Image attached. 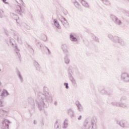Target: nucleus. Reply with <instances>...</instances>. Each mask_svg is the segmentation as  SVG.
<instances>
[{
	"label": "nucleus",
	"mask_w": 129,
	"mask_h": 129,
	"mask_svg": "<svg viewBox=\"0 0 129 129\" xmlns=\"http://www.w3.org/2000/svg\"><path fill=\"white\" fill-rule=\"evenodd\" d=\"M52 101H53V98L49 93V89L47 87H44L43 91L38 93L35 99V102L40 111L44 110L45 106L48 103H51Z\"/></svg>",
	"instance_id": "obj_1"
},
{
	"label": "nucleus",
	"mask_w": 129,
	"mask_h": 129,
	"mask_svg": "<svg viewBox=\"0 0 129 129\" xmlns=\"http://www.w3.org/2000/svg\"><path fill=\"white\" fill-rule=\"evenodd\" d=\"M96 122H97V120L95 118H87L85 120L82 129H91V127L92 129H96L97 128Z\"/></svg>",
	"instance_id": "obj_2"
},
{
	"label": "nucleus",
	"mask_w": 129,
	"mask_h": 129,
	"mask_svg": "<svg viewBox=\"0 0 129 129\" xmlns=\"http://www.w3.org/2000/svg\"><path fill=\"white\" fill-rule=\"evenodd\" d=\"M111 104L114 106H117V107H121L122 108H128L129 107L128 104H127L126 102L113 101L112 102Z\"/></svg>",
	"instance_id": "obj_3"
},
{
	"label": "nucleus",
	"mask_w": 129,
	"mask_h": 129,
	"mask_svg": "<svg viewBox=\"0 0 129 129\" xmlns=\"http://www.w3.org/2000/svg\"><path fill=\"white\" fill-rule=\"evenodd\" d=\"M10 33H11L12 35L14 36V39H15V40H17V41L19 44H20V45H22V44H23V41L22 40V38H21V37L19 36V34H18V33H16V32L13 29H11Z\"/></svg>",
	"instance_id": "obj_4"
},
{
	"label": "nucleus",
	"mask_w": 129,
	"mask_h": 129,
	"mask_svg": "<svg viewBox=\"0 0 129 129\" xmlns=\"http://www.w3.org/2000/svg\"><path fill=\"white\" fill-rule=\"evenodd\" d=\"M110 18L112 21H113V23L116 25V26H122V22H121V20H119L116 16L111 15Z\"/></svg>",
	"instance_id": "obj_5"
},
{
	"label": "nucleus",
	"mask_w": 129,
	"mask_h": 129,
	"mask_svg": "<svg viewBox=\"0 0 129 129\" xmlns=\"http://www.w3.org/2000/svg\"><path fill=\"white\" fill-rule=\"evenodd\" d=\"M120 79L124 82H129V74L127 73H122L120 75Z\"/></svg>",
	"instance_id": "obj_6"
},
{
	"label": "nucleus",
	"mask_w": 129,
	"mask_h": 129,
	"mask_svg": "<svg viewBox=\"0 0 129 129\" xmlns=\"http://www.w3.org/2000/svg\"><path fill=\"white\" fill-rule=\"evenodd\" d=\"M11 123V121L8 119H4L2 121V129H9V125Z\"/></svg>",
	"instance_id": "obj_7"
},
{
	"label": "nucleus",
	"mask_w": 129,
	"mask_h": 129,
	"mask_svg": "<svg viewBox=\"0 0 129 129\" xmlns=\"http://www.w3.org/2000/svg\"><path fill=\"white\" fill-rule=\"evenodd\" d=\"M116 123L118 125H119V126L122 127V128H124L126 127V123H127V122H126L124 119H122L121 120H117Z\"/></svg>",
	"instance_id": "obj_8"
},
{
	"label": "nucleus",
	"mask_w": 129,
	"mask_h": 129,
	"mask_svg": "<svg viewBox=\"0 0 129 129\" xmlns=\"http://www.w3.org/2000/svg\"><path fill=\"white\" fill-rule=\"evenodd\" d=\"M70 40L71 42H77V35L75 33H71L70 34Z\"/></svg>",
	"instance_id": "obj_9"
},
{
	"label": "nucleus",
	"mask_w": 129,
	"mask_h": 129,
	"mask_svg": "<svg viewBox=\"0 0 129 129\" xmlns=\"http://www.w3.org/2000/svg\"><path fill=\"white\" fill-rule=\"evenodd\" d=\"M61 50H62L64 55H70L69 51H68V46L66 44L61 45Z\"/></svg>",
	"instance_id": "obj_10"
},
{
	"label": "nucleus",
	"mask_w": 129,
	"mask_h": 129,
	"mask_svg": "<svg viewBox=\"0 0 129 129\" xmlns=\"http://www.w3.org/2000/svg\"><path fill=\"white\" fill-rule=\"evenodd\" d=\"M28 103L31 105V108L34 109L35 108V101L33 98L30 97L28 99Z\"/></svg>",
	"instance_id": "obj_11"
},
{
	"label": "nucleus",
	"mask_w": 129,
	"mask_h": 129,
	"mask_svg": "<svg viewBox=\"0 0 129 129\" xmlns=\"http://www.w3.org/2000/svg\"><path fill=\"white\" fill-rule=\"evenodd\" d=\"M64 62L66 65H69V64H70V62H71V60H70V58H69V55L65 54V56L63 58Z\"/></svg>",
	"instance_id": "obj_12"
},
{
	"label": "nucleus",
	"mask_w": 129,
	"mask_h": 129,
	"mask_svg": "<svg viewBox=\"0 0 129 129\" xmlns=\"http://www.w3.org/2000/svg\"><path fill=\"white\" fill-rule=\"evenodd\" d=\"M33 65L36 70H37V71H40V70H41V65H40V64H39V63L37 61H33Z\"/></svg>",
	"instance_id": "obj_13"
},
{
	"label": "nucleus",
	"mask_w": 129,
	"mask_h": 129,
	"mask_svg": "<svg viewBox=\"0 0 129 129\" xmlns=\"http://www.w3.org/2000/svg\"><path fill=\"white\" fill-rule=\"evenodd\" d=\"M80 3H81L82 6L86 8V9H89L90 8V6H89V4L87 3L86 1L84 0H79Z\"/></svg>",
	"instance_id": "obj_14"
},
{
	"label": "nucleus",
	"mask_w": 129,
	"mask_h": 129,
	"mask_svg": "<svg viewBox=\"0 0 129 129\" xmlns=\"http://www.w3.org/2000/svg\"><path fill=\"white\" fill-rule=\"evenodd\" d=\"M75 104L77 105L79 111H82V110H83V106H82L80 101H77Z\"/></svg>",
	"instance_id": "obj_15"
},
{
	"label": "nucleus",
	"mask_w": 129,
	"mask_h": 129,
	"mask_svg": "<svg viewBox=\"0 0 129 129\" xmlns=\"http://www.w3.org/2000/svg\"><path fill=\"white\" fill-rule=\"evenodd\" d=\"M68 113L69 115L70 116L71 118H73V117H75V113L74 112V110H73V109H69L68 110Z\"/></svg>",
	"instance_id": "obj_16"
},
{
	"label": "nucleus",
	"mask_w": 129,
	"mask_h": 129,
	"mask_svg": "<svg viewBox=\"0 0 129 129\" xmlns=\"http://www.w3.org/2000/svg\"><path fill=\"white\" fill-rule=\"evenodd\" d=\"M121 39V38H120L117 36H114V38L113 39L112 42L114 44H119Z\"/></svg>",
	"instance_id": "obj_17"
},
{
	"label": "nucleus",
	"mask_w": 129,
	"mask_h": 129,
	"mask_svg": "<svg viewBox=\"0 0 129 129\" xmlns=\"http://www.w3.org/2000/svg\"><path fill=\"white\" fill-rule=\"evenodd\" d=\"M8 114V111L4 110V109H0V117H3V116H7Z\"/></svg>",
	"instance_id": "obj_18"
},
{
	"label": "nucleus",
	"mask_w": 129,
	"mask_h": 129,
	"mask_svg": "<svg viewBox=\"0 0 129 129\" xmlns=\"http://www.w3.org/2000/svg\"><path fill=\"white\" fill-rule=\"evenodd\" d=\"M54 129H61V123L57 120L55 121L54 125Z\"/></svg>",
	"instance_id": "obj_19"
},
{
	"label": "nucleus",
	"mask_w": 129,
	"mask_h": 129,
	"mask_svg": "<svg viewBox=\"0 0 129 129\" xmlns=\"http://www.w3.org/2000/svg\"><path fill=\"white\" fill-rule=\"evenodd\" d=\"M17 55L18 56L19 60L21 61V53H20V49L18 48V46H15V50Z\"/></svg>",
	"instance_id": "obj_20"
},
{
	"label": "nucleus",
	"mask_w": 129,
	"mask_h": 129,
	"mask_svg": "<svg viewBox=\"0 0 129 129\" xmlns=\"http://www.w3.org/2000/svg\"><path fill=\"white\" fill-rule=\"evenodd\" d=\"M10 95L9 92L6 89H4L2 91V93L1 95V97H4V96H8Z\"/></svg>",
	"instance_id": "obj_21"
},
{
	"label": "nucleus",
	"mask_w": 129,
	"mask_h": 129,
	"mask_svg": "<svg viewBox=\"0 0 129 129\" xmlns=\"http://www.w3.org/2000/svg\"><path fill=\"white\" fill-rule=\"evenodd\" d=\"M11 17L14 19L16 21L17 23H19L18 22V20H19V16L13 13H10Z\"/></svg>",
	"instance_id": "obj_22"
},
{
	"label": "nucleus",
	"mask_w": 129,
	"mask_h": 129,
	"mask_svg": "<svg viewBox=\"0 0 129 129\" xmlns=\"http://www.w3.org/2000/svg\"><path fill=\"white\" fill-rule=\"evenodd\" d=\"M68 119H66L63 123L62 124V128L63 129H66L67 128V127H68Z\"/></svg>",
	"instance_id": "obj_23"
},
{
	"label": "nucleus",
	"mask_w": 129,
	"mask_h": 129,
	"mask_svg": "<svg viewBox=\"0 0 129 129\" xmlns=\"http://www.w3.org/2000/svg\"><path fill=\"white\" fill-rule=\"evenodd\" d=\"M17 74L21 82H23V81H24V80L23 79V77L22 76V74H21V72H20V71L19 70L17 71Z\"/></svg>",
	"instance_id": "obj_24"
},
{
	"label": "nucleus",
	"mask_w": 129,
	"mask_h": 129,
	"mask_svg": "<svg viewBox=\"0 0 129 129\" xmlns=\"http://www.w3.org/2000/svg\"><path fill=\"white\" fill-rule=\"evenodd\" d=\"M61 23L62 24L63 26H64V28H66V29H68V28H69V23L68 22H67V20H64L63 21V23Z\"/></svg>",
	"instance_id": "obj_25"
},
{
	"label": "nucleus",
	"mask_w": 129,
	"mask_h": 129,
	"mask_svg": "<svg viewBox=\"0 0 129 129\" xmlns=\"http://www.w3.org/2000/svg\"><path fill=\"white\" fill-rule=\"evenodd\" d=\"M53 23L56 28H58V29H61V26H60L59 22H58V21L56 19L53 20Z\"/></svg>",
	"instance_id": "obj_26"
},
{
	"label": "nucleus",
	"mask_w": 129,
	"mask_h": 129,
	"mask_svg": "<svg viewBox=\"0 0 129 129\" xmlns=\"http://www.w3.org/2000/svg\"><path fill=\"white\" fill-rule=\"evenodd\" d=\"M70 80L71 81L73 86H74V87H76V86H77V83L76 82V80L75 79H74V78Z\"/></svg>",
	"instance_id": "obj_27"
},
{
	"label": "nucleus",
	"mask_w": 129,
	"mask_h": 129,
	"mask_svg": "<svg viewBox=\"0 0 129 129\" xmlns=\"http://www.w3.org/2000/svg\"><path fill=\"white\" fill-rule=\"evenodd\" d=\"M101 1L104 5H105V6H110L111 5L110 2H109V1L108 0H101Z\"/></svg>",
	"instance_id": "obj_28"
},
{
	"label": "nucleus",
	"mask_w": 129,
	"mask_h": 129,
	"mask_svg": "<svg viewBox=\"0 0 129 129\" xmlns=\"http://www.w3.org/2000/svg\"><path fill=\"white\" fill-rule=\"evenodd\" d=\"M118 44H119V45H120V46H126V42H125V41H124L121 38L120 40V41Z\"/></svg>",
	"instance_id": "obj_29"
},
{
	"label": "nucleus",
	"mask_w": 129,
	"mask_h": 129,
	"mask_svg": "<svg viewBox=\"0 0 129 129\" xmlns=\"http://www.w3.org/2000/svg\"><path fill=\"white\" fill-rule=\"evenodd\" d=\"M58 20L59 21H60V22H61V23H63V21L64 22V21H66V19L65 18H64V17L61 16V15H59L58 16Z\"/></svg>",
	"instance_id": "obj_30"
},
{
	"label": "nucleus",
	"mask_w": 129,
	"mask_h": 129,
	"mask_svg": "<svg viewBox=\"0 0 129 129\" xmlns=\"http://www.w3.org/2000/svg\"><path fill=\"white\" fill-rule=\"evenodd\" d=\"M8 40L9 41V43H10V45H12V46H14V45H15L14 44V39L10 37H9Z\"/></svg>",
	"instance_id": "obj_31"
},
{
	"label": "nucleus",
	"mask_w": 129,
	"mask_h": 129,
	"mask_svg": "<svg viewBox=\"0 0 129 129\" xmlns=\"http://www.w3.org/2000/svg\"><path fill=\"white\" fill-rule=\"evenodd\" d=\"M108 38L112 42L113 41V39H114V36H113L111 34H109L108 35Z\"/></svg>",
	"instance_id": "obj_32"
},
{
	"label": "nucleus",
	"mask_w": 129,
	"mask_h": 129,
	"mask_svg": "<svg viewBox=\"0 0 129 129\" xmlns=\"http://www.w3.org/2000/svg\"><path fill=\"white\" fill-rule=\"evenodd\" d=\"M47 36H46L45 34H43L41 36V40L42 41H44V42H46L47 41Z\"/></svg>",
	"instance_id": "obj_33"
},
{
	"label": "nucleus",
	"mask_w": 129,
	"mask_h": 129,
	"mask_svg": "<svg viewBox=\"0 0 129 129\" xmlns=\"http://www.w3.org/2000/svg\"><path fill=\"white\" fill-rule=\"evenodd\" d=\"M127 100V97H126V96H123L122 97H121L120 101H125Z\"/></svg>",
	"instance_id": "obj_34"
},
{
	"label": "nucleus",
	"mask_w": 129,
	"mask_h": 129,
	"mask_svg": "<svg viewBox=\"0 0 129 129\" xmlns=\"http://www.w3.org/2000/svg\"><path fill=\"white\" fill-rule=\"evenodd\" d=\"M74 4L77 9H80V5L77 1H76Z\"/></svg>",
	"instance_id": "obj_35"
},
{
	"label": "nucleus",
	"mask_w": 129,
	"mask_h": 129,
	"mask_svg": "<svg viewBox=\"0 0 129 129\" xmlns=\"http://www.w3.org/2000/svg\"><path fill=\"white\" fill-rule=\"evenodd\" d=\"M4 17V12L3 10L0 9V18L2 19Z\"/></svg>",
	"instance_id": "obj_36"
},
{
	"label": "nucleus",
	"mask_w": 129,
	"mask_h": 129,
	"mask_svg": "<svg viewBox=\"0 0 129 129\" xmlns=\"http://www.w3.org/2000/svg\"><path fill=\"white\" fill-rule=\"evenodd\" d=\"M92 39H93V40H94V41H95L96 42H99V39H98V38L96 37L95 35L92 36Z\"/></svg>",
	"instance_id": "obj_37"
},
{
	"label": "nucleus",
	"mask_w": 129,
	"mask_h": 129,
	"mask_svg": "<svg viewBox=\"0 0 129 129\" xmlns=\"http://www.w3.org/2000/svg\"><path fill=\"white\" fill-rule=\"evenodd\" d=\"M123 13L124 15H125L127 17H129V11H128L124 10V11H123Z\"/></svg>",
	"instance_id": "obj_38"
},
{
	"label": "nucleus",
	"mask_w": 129,
	"mask_h": 129,
	"mask_svg": "<svg viewBox=\"0 0 129 129\" xmlns=\"http://www.w3.org/2000/svg\"><path fill=\"white\" fill-rule=\"evenodd\" d=\"M43 48L44 49V50H46H46H47L48 55H51V51H50V49H49V48L48 47L44 46V47H43Z\"/></svg>",
	"instance_id": "obj_39"
},
{
	"label": "nucleus",
	"mask_w": 129,
	"mask_h": 129,
	"mask_svg": "<svg viewBox=\"0 0 129 129\" xmlns=\"http://www.w3.org/2000/svg\"><path fill=\"white\" fill-rule=\"evenodd\" d=\"M63 86H65L66 89H69V84H68V83H64L63 84Z\"/></svg>",
	"instance_id": "obj_40"
},
{
	"label": "nucleus",
	"mask_w": 129,
	"mask_h": 129,
	"mask_svg": "<svg viewBox=\"0 0 129 129\" xmlns=\"http://www.w3.org/2000/svg\"><path fill=\"white\" fill-rule=\"evenodd\" d=\"M4 105H5V104L4 103V100H0V107H3Z\"/></svg>",
	"instance_id": "obj_41"
},
{
	"label": "nucleus",
	"mask_w": 129,
	"mask_h": 129,
	"mask_svg": "<svg viewBox=\"0 0 129 129\" xmlns=\"http://www.w3.org/2000/svg\"><path fill=\"white\" fill-rule=\"evenodd\" d=\"M69 77L70 78V80L74 78V77H73V76H72V74H69Z\"/></svg>",
	"instance_id": "obj_42"
},
{
	"label": "nucleus",
	"mask_w": 129,
	"mask_h": 129,
	"mask_svg": "<svg viewBox=\"0 0 129 129\" xmlns=\"http://www.w3.org/2000/svg\"><path fill=\"white\" fill-rule=\"evenodd\" d=\"M27 46H28V47L29 48V49H31V51H32V52H33V53H34V49H33L32 46H31L30 45H29V44H27Z\"/></svg>",
	"instance_id": "obj_43"
},
{
	"label": "nucleus",
	"mask_w": 129,
	"mask_h": 129,
	"mask_svg": "<svg viewBox=\"0 0 129 129\" xmlns=\"http://www.w3.org/2000/svg\"><path fill=\"white\" fill-rule=\"evenodd\" d=\"M101 92L102 94H107V92L106 91L104 90H102Z\"/></svg>",
	"instance_id": "obj_44"
},
{
	"label": "nucleus",
	"mask_w": 129,
	"mask_h": 129,
	"mask_svg": "<svg viewBox=\"0 0 129 129\" xmlns=\"http://www.w3.org/2000/svg\"><path fill=\"white\" fill-rule=\"evenodd\" d=\"M5 33L6 35H7V37H9L10 36V35L9 34V32L7 30L5 31Z\"/></svg>",
	"instance_id": "obj_45"
},
{
	"label": "nucleus",
	"mask_w": 129,
	"mask_h": 129,
	"mask_svg": "<svg viewBox=\"0 0 129 129\" xmlns=\"http://www.w3.org/2000/svg\"><path fill=\"white\" fill-rule=\"evenodd\" d=\"M3 2L4 3V4H6V5H9V2H6L7 0H2Z\"/></svg>",
	"instance_id": "obj_46"
},
{
	"label": "nucleus",
	"mask_w": 129,
	"mask_h": 129,
	"mask_svg": "<svg viewBox=\"0 0 129 129\" xmlns=\"http://www.w3.org/2000/svg\"><path fill=\"white\" fill-rule=\"evenodd\" d=\"M37 43L38 44V45H39L40 48H42V44H41L40 42L37 41Z\"/></svg>",
	"instance_id": "obj_47"
},
{
	"label": "nucleus",
	"mask_w": 129,
	"mask_h": 129,
	"mask_svg": "<svg viewBox=\"0 0 129 129\" xmlns=\"http://www.w3.org/2000/svg\"><path fill=\"white\" fill-rule=\"evenodd\" d=\"M69 71V74H72L73 73V72H72V71H71V70L69 69L68 70Z\"/></svg>",
	"instance_id": "obj_48"
},
{
	"label": "nucleus",
	"mask_w": 129,
	"mask_h": 129,
	"mask_svg": "<svg viewBox=\"0 0 129 129\" xmlns=\"http://www.w3.org/2000/svg\"><path fill=\"white\" fill-rule=\"evenodd\" d=\"M82 118V116L80 115L79 117L78 118V120H81Z\"/></svg>",
	"instance_id": "obj_49"
},
{
	"label": "nucleus",
	"mask_w": 129,
	"mask_h": 129,
	"mask_svg": "<svg viewBox=\"0 0 129 129\" xmlns=\"http://www.w3.org/2000/svg\"><path fill=\"white\" fill-rule=\"evenodd\" d=\"M54 105H55L56 106V105H58V102H57V101H55L54 102Z\"/></svg>",
	"instance_id": "obj_50"
},
{
	"label": "nucleus",
	"mask_w": 129,
	"mask_h": 129,
	"mask_svg": "<svg viewBox=\"0 0 129 129\" xmlns=\"http://www.w3.org/2000/svg\"><path fill=\"white\" fill-rule=\"evenodd\" d=\"M76 2H77L76 0H72V3L73 4H74L75 3H76Z\"/></svg>",
	"instance_id": "obj_51"
},
{
	"label": "nucleus",
	"mask_w": 129,
	"mask_h": 129,
	"mask_svg": "<svg viewBox=\"0 0 129 129\" xmlns=\"http://www.w3.org/2000/svg\"><path fill=\"white\" fill-rule=\"evenodd\" d=\"M33 123H34V124H37V121H36L35 120H34Z\"/></svg>",
	"instance_id": "obj_52"
},
{
	"label": "nucleus",
	"mask_w": 129,
	"mask_h": 129,
	"mask_svg": "<svg viewBox=\"0 0 129 129\" xmlns=\"http://www.w3.org/2000/svg\"><path fill=\"white\" fill-rule=\"evenodd\" d=\"M126 1V2H127V3H129V0H125Z\"/></svg>",
	"instance_id": "obj_53"
},
{
	"label": "nucleus",
	"mask_w": 129,
	"mask_h": 129,
	"mask_svg": "<svg viewBox=\"0 0 129 129\" xmlns=\"http://www.w3.org/2000/svg\"><path fill=\"white\" fill-rule=\"evenodd\" d=\"M0 92H2V89H0Z\"/></svg>",
	"instance_id": "obj_54"
},
{
	"label": "nucleus",
	"mask_w": 129,
	"mask_h": 129,
	"mask_svg": "<svg viewBox=\"0 0 129 129\" xmlns=\"http://www.w3.org/2000/svg\"><path fill=\"white\" fill-rule=\"evenodd\" d=\"M27 27H28V29H30V27H29V26H27Z\"/></svg>",
	"instance_id": "obj_55"
},
{
	"label": "nucleus",
	"mask_w": 129,
	"mask_h": 129,
	"mask_svg": "<svg viewBox=\"0 0 129 129\" xmlns=\"http://www.w3.org/2000/svg\"><path fill=\"white\" fill-rule=\"evenodd\" d=\"M1 84H2V83L0 82V85H1Z\"/></svg>",
	"instance_id": "obj_56"
},
{
	"label": "nucleus",
	"mask_w": 129,
	"mask_h": 129,
	"mask_svg": "<svg viewBox=\"0 0 129 129\" xmlns=\"http://www.w3.org/2000/svg\"><path fill=\"white\" fill-rule=\"evenodd\" d=\"M0 71H1V69H0Z\"/></svg>",
	"instance_id": "obj_57"
}]
</instances>
